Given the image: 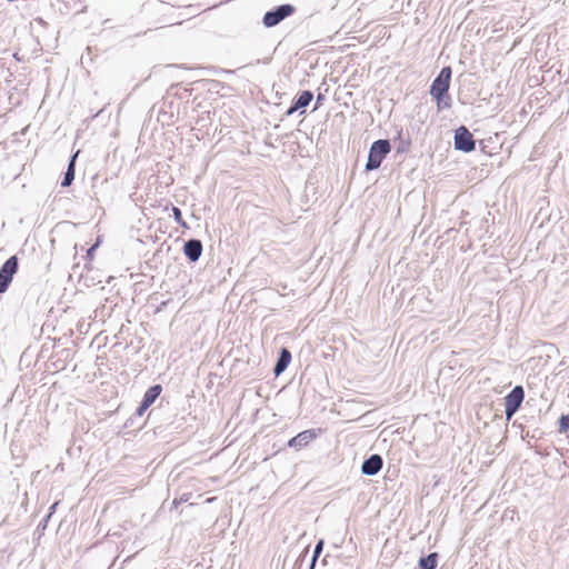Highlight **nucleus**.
Returning a JSON list of instances; mask_svg holds the SVG:
<instances>
[{
  "mask_svg": "<svg viewBox=\"0 0 569 569\" xmlns=\"http://www.w3.org/2000/svg\"><path fill=\"white\" fill-rule=\"evenodd\" d=\"M77 158V153L72 157V160L69 163L68 170L64 174V178L62 180V187H68L72 183L74 179V160Z\"/></svg>",
  "mask_w": 569,
  "mask_h": 569,
  "instance_id": "nucleus-14",
  "label": "nucleus"
},
{
  "mask_svg": "<svg viewBox=\"0 0 569 569\" xmlns=\"http://www.w3.org/2000/svg\"><path fill=\"white\" fill-rule=\"evenodd\" d=\"M321 565H322V566H326V565H327L326 559H322Z\"/></svg>",
  "mask_w": 569,
  "mask_h": 569,
  "instance_id": "nucleus-21",
  "label": "nucleus"
},
{
  "mask_svg": "<svg viewBox=\"0 0 569 569\" xmlns=\"http://www.w3.org/2000/svg\"><path fill=\"white\" fill-rule=\"evenodd\" d=\"M316 433L310 430H306L293 437L289 441V446L293 448H301L303 446H307L311 441L316 440Z\"/></svg>",
  "mask_w": 569,
  "mask_h": 569,
  "instance_id": "nucleus-9",
  "label": "nucleus"
},
{
  "mask_svg": "<svg viewBox=\"0 0 569 569\" xmlns=\"http://www.w3.org/2000/svg\"><path fill=\"white\" fill-rule=\"evenodd\" d=\"M98 247V243H96L94 246H92L89 250H88V256H92L93 254V251L96 250V248Z\"/></svg>",
  "mask_w": 569,
  "mask_h": 569,
  "instance_id": "nucleus-20",
  "label": "nucleus"
},
{
  "mask_svg": "<svg viewBox=\"0 0 569 569\" xmlns=\"http://www.w3.org/2000/svg\"><path fill=\"white\" fill-rule=\"evenodd\" d=\"M390 150L391 146L389 140L379 139L373 141L369 149L368 160L365 167L366 171L377 170Z\"/></svg>",
  "mask_w": 569,
  "mask_h": 569,
  "instance_id": "nucleus-1",
  "label": "nucleus"
},
{
  "mask_svg": "<svg viewBox=\"0 0 569 569\" xmlns=\"http://www.w3.org/2000/svg\"><path fill=\"white\" fill-rule=\"evenodd\" d=\"M559 432L566 433L569 430V415H561L558 420Z\"/></svg>",
  "mask_w": 569,
  "mask_h": 569,
  "instance_id": "nucleus-15",
  "label": "nucleus"
},
{
  "mask_svg": "<svg viewBox=\"0 0 569 569\" xmlns=\"http://www.w3.org/2000/svg\"><path fill=\"white\" fill-rule=\"evenodd\" d=\"M319 555H320V541L315 546L311 569L315 568V565H316V561H317V558Z\"/></svg>",
  "mask_w": 569,
  "mask_h": 569,
  "instance_id": "nucleus-18",
  "label": "nucleus"
},
{
  "mask_svg": "<svg viewBox=\"0 0 569 569\" xmlns=\"http://www.w3.org/2000/svg\"><path fill=\"white\" fill-rule=\"evenodd\" d=\"M312 97L313 96L310 91L301 92V94L296 100L295 104L287 111V114H292L295 111L307 107L311 102Z\"/></svg>",
  "mask_w": 569,
  "mask_h": 569,
  "instance_id": "nucleus-11",
  "label": "nucleus"
},
{
  "mask_svg": "<svg viewBox=\"0 0 569 569\" xmlns=\"http://www.w3.org/2000/svg\"><path fill=\"white\" fill-rule=\"evenodd\" d=\"M383 466V459L380 455L369 456L361 466V472L366 476H376Z\"/></svg>",
  "mask_w": 569,
  "mask_h": 569,
  "instance_id": "nucleus-7",
  "label": "nucleus"
},
{
  "mask_svg": "<svg viewBox=\"0 0 569 569\" xmlns=\"http://www.w3.org/2000/svg\"><path fill=\"white\" fill-rule=\"evenodd\" d=\"M202 252V246L199 240H189L184 244V253L191 261H197Z\"/></svg>",
  "mask_w": 569,
  "mask_h": 569,
  "instance_id": "nucleus-10",
  "label": "nucleus"
},
{
  "mask_svg": "<svg viewBox=\"0 0 569 569\" xmlns=\"http://www.w3.org/2000/svg\"><path fill=\"white\" fill-rule=\"evenodd\" d=\"M290 361H291V353L289 352L288 349L283 348L281 350L278 362L274 367V370H273L274 375L279 376L280 373H282L286 370V368L288 367V365L290 363Z\"/></svg>",
  "mask_w": 569,
  "mask_h": 569,
  "instance_id": "nucleus-12",
  "label": "nucleus"
},
{
  "mask_svg": "<svg viewBox=\"0 0 569 569\" xmlns=\"http://www.w3.org/2000/svg\"><path fill=\"white\" fill-rule=\"evenodd\" d=\"M523 400L525 389L520 385L515 386L505 397V415L508 421L511 420L516 412L521 408Z\"/></svg>",
  "mask_w": 569,
  "mask_h": 569,
  "instance_id": "nucleus-3",
  "label": "nucleus"
},
{
  "mask_svg": "<svg viewBox=\"0 0 569 569\" xmlns=\"http://www.w3.org/2000/svg\"><path fill=\"white\" fill-rule=\"evenodd\" d=\"M452 70L451 67H443L437 77L433 79L429 93L435 100H439L442 96L449 93L450 81H451Z\"/></svg>",
  "mask_w": 569,
  "mask_h": 569,
  "instance_id": "nucleus-2",
  "label": "nucleus"
},
{
  "mask_svg": "<svg viewBox=\"0 0 569 569\" xmlns=\"http://www.w3.org/2000/svg\"><path fill=\"white\" fill-rule=\"evenodd\" d=\"M437 102V108H438V111L442 110V109H447V108H450L451 107V97L449 96V93L442 96V98L439 100H436Z\"/></svg>",
  "mask_w": 569,
  "mask_h": 569,
  "instance_id": "nucleus-16",
  "label": "nucleus"
},
{
  "mask_svg": "<svg viewBox=\"0 0 569 569\" xmlns=\"http://www.w3.org/2000/svg\"><path fill=\"white\" fill-rule=\"evenodd\" d=\"M18 270V259L16 256L10 257L0 269V293L4 292L10 282L12 281L13 274Z\"/></svg>",
  "mask_w": 569,
  "mask_h": 569,
  "instance_id": "nucleus-5",
  "label": "nucleus"
},
{
  "mask_svg": "<svg viewBox=\"0 0 569 569\" xmlns=\"http://www.w3.org/2000/svg\"><path fill=\"white\" fill-rule=\"evenodd\" d=\"M171 210L176 222L180 226H186L181 210L178 207H172Z\"/></svg>",
  "mask_w": 569,
  "mask_h": 569,
  "instance_id": "nucleus-17",
  "label": "nucleus"
},
{
  "mask_svg": "<svg viewBox=\"0 0 569 569\" xmlns=\"http://www.w3.org/2000/svg\"><path fill=\"white\" fill-rule=\"evenodd\" d=\"M453 144L456 150L467 153L476 149L473 136L466 126H460L455 130Z\"/></svg>",
  "mask_w": 569,
  "mask_h": 569,
  "instance_id": "nucleus-4",
  "label": "nucleus"
},
{
  "mask_svg": "<svg viewBox=\"0 0 569 569\" xmlns=\"http://www.w3.org/2000/svg\"><path fill=\"white\" fill-rule=\"evenodd\" d=\"M438 552H430L429 555L419 559V567L421 569H436L438 565Z\"/></svg>",
  "mask_w": 569,
  "mask_h": 569,
  "instance_id": "nucleus-13",
  "label": "nucleus"
},
{
  "mask_svg": "<svg viewBox=\"0 0 569 569\" xmlns=\"http://www.w3.org/2000/svg\"><path fill=\"white\" fill-rule=\"evenodd\" d=\"M162 391V387L160 385H156L150 387L142 399L141 405L137 409V415L142 416L147 409L156 401V399L160 396Z\"/></svg>",
  "mask_w": 569,
  "mask_h": 569,
  "instance_id": "nucleus-8",
  "label": "nucleus"
},
{
  "mask_svg": "<svg viewBox=\"0 0 569 569\" xmlns=\"http://www.w3.org/2000/svg\"><path fill=\"white\" fill-rule=\"evenodd\" d=\"M410 141L407 140L406 142L401 141V146L398 148V152H405L409 149Z\"/></svg>",
  "mask_w": 569,
  "mask_h": 569,
  "instance_id": "nucleus-19",
  "label": "nucleus"
},
{
  "mask_svg": "<svg viewBox=\"0 0 569 569\" xmlns=\"http://www.w3.org/2000/svg\"><path fill=\"white\" fill-rule=\"evenodd\" d=\"M293 12V7L290 4H282L274 11L267 12L263 17V23L267 27H273L289 17Z\"/></svg>",
  "mask_w": 569,
  "mask_h": 569,
  "instance_id": "nucleus-6",
  "label": "nucleus"
}]
</instances>
